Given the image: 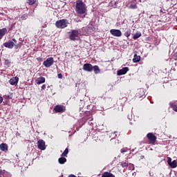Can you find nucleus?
Here are the masks:
<instances>
[{"label":"nucleus","mask_w":177,"mask_h":177,"mask_svg":"<svg viewBox=\"0 0 177 177\" xmlns=\"http://www.w3.org/2000/svg\"><path fill=\"white\" fill-rule=\"evenodd\" d=\"M76 11L80 15H84L86 12V7H85V3L81 0H78L76 3Z\"/></svg>","instance_id":"1"},{"label":"nucleus","mask_w":177,"mask_h":177,"mask_svg":"<svg viewBox=\"0 0 177 177\" xmlns=\"http://www.w3.org/2000/svg\"><path fill=\"white\" fill-rule=\"evenodd\" d=\"M70 24L67 19H60L56 21L55 26L57 28H66Z\"/></svg>","instance_id":"2"},{"label":"nucleus","mask_w":177,"mask_h":177,"mask_svg":"<svg viewBox=\"0 0 177 177\" xmlns=\"http://www.w3.org/2000/svg\"><path fill=\"white\" fill-rule=\"evenodd\" d=\"M68 34L71 41H75L78 39L80 32L78 31V30H72Z\"/></svg>","instance_id":"3"},{"label":"nucleus","mask_w":177,"mask_h":177,"mask_svg":"<svg viewBox=\"0 0 177 177\" xmlns=\"http://www.w3.org/2000/svg\"><path fill=\"white\" fill-rule=\"evenodd\" d=\"M55 63V59L53 57H48L43 62V64L44 67L49 68L51 66H53V64Z\"/></svg>","instance_id":"4"},{"label":"nucleus","mask_w":177,"mask_h":177,"mask_svg":"<svg viewBox=\"0 0 177 177\" xmlns=\"http://www.w3.org/2000/svg\"><path fill=\"white\" fill-rule=\"evenodd\" d=\"M12 41H8L3 44L5 48H8V49H12L15 46V44H17V41L15 39H12Z\"/></svg>","instance_id":"5"},{"label":"nucleus","mask_w":177,"mask_h":177,"mask_svg":"<svg viewBox=\"0 0 177 177\" xmlns=\"http://www.w3.org/2000/svg\"><path fill=\"white\" fill-rule=\"evenodd\" d=\"M125 5L129 9H138V4L133 3V1H128L125 3Z\"/></svg>","instance_id":"6"},{"label":"nucleus","mask_w":177,"mask_h":177,"mask_svg":"<svg viewBox=\"0 0 177 177\" xmlns=\"http://www.w3.org/2000/svg\"><path fill=\"white\" fill-rule=\"evenodd\" d=\"M147 138L149 139L151 145H154V143H156V140H157V137H156V136H154V134L152 133H149L147 135Z\"/></svg>","instance_id":"7"},{"label":"nucleus","mask_w":177,"mask_h":177,"mask_svg":"<svg viewBox=\"0 0 177 177\" xmlns=\"http://www.w3.org/2000/svg\"><path fill=\"white\" fill-rule=\"evenodd\" d=\"M37 148L39 150H45L46 149V145H45V141H44V140H39L37 141Z\"/></svg>","instance_id":"8"},{"label":"nucleus","mask_w":177,"mask_h":177,"mask_svg":"<svg viewBox=\"0 0 177 177\" xmlns=\"http://www.w3.org/2000/svg\"><path fill=\"white\" fill-rule=\"evenodd\" d=\"M110 32H111V35H113V37H121V35H122V32H121V30H120L118 29H111L110 30Z\"/></svg>","instance_id":"9"},{"label":"nucleus","mask_w":177,"mask_h":177,"mask_svg":"<svg viewBox=\"0 0 177 177\" xmlns=\"http://www.w3.org/2000/svg\"><path fill=\"white\" fill-rule=\"evenodd\" d=\"M83 70L84 71H88V73H91V71L93 70V66L91 64H84L83 66Z\"/></svg>","instance_id":"10"},{"label":"nucleus","mask_w":177,"mask_h":177,"mask_svg":"<svg viewBox=\"0 0 177 177\" xmlns=\"http://www.w3.org/2000/svg\"><path fill=\"white\" fill-rule=\"evenodd\" d=\"M174 60H175V62H176V60H177V53H175L173 55L172 59H171L169 61V64H171V66H172V67H176V62L174 63Z\"/></svg>","instance_id":"11"},{"label":"nucleus","mask_w":177,"mask_h":177,"mask_svg":"<svg viewBox=\"0 0 177 177\" xmlns=\"http://www.w3.org/2000/svg\"><path fill=\"white\" fill-rule=\"evenodd\" d=\"M128 71H129V68L124 67L122 69L118 71V75H124L126 73H128Z\"/></svg>","instance_id":"12"},{"label":"nucleus","mask_w":177,"mask_h":177,"mask_svg":"<svg viewBox=\"0 0 177 177\" xmlns=\"http://www.w3.org/2000/svg\"><path fill=\"white\" fill-rule=\"evenodd\" d=\"M54 110L56 113H64L65 109L63 108V106L62 105H57L55 108Z\"/></svg>","instance_id":"13"},{"label":"nucleus","mask_w":177,"mask_h":177,"mask_svg":"<svg viewBox=\"0 0 177 177\" xmlns=\"http://www.w3.org/2000/svg\"><path fill=\"white\" fill-rule=\"evenodd\" d=\"M18 82H19V77H12L9 81V83L10 84V85H17Z\"/></svg>","instance_id":"14"},{"label":"nucleus","mask_w":177,"mask_h":177,"mask_svg":"<svg viewBox=\"0 0 177 177\" xmlns=\"http://www.w3.org/2000/svg\"><path fill=\"white\" fill-rule=\"evenodd\" d=\"M6 32H8V29H6V28L0 29V39H2V38H3Z\"/></svg>","instance_id":"15"},{"label":"nucleus","mask_w":177,"mask_h":177,"mask_svg":"<svg viewBox=\"0 0 177 177\" xmlns=\"http://www.w3.org/2000/svg\"><path fill=\"white\" fill-rule=\"evenodd\" d=\"M0 149L1 151H8V145L2 143L0 145Z\"/></svg>","instance_id":"16"},{"label":"nucleus","mask_w":177,"mask_h":177,"mask_svg":"<svg viewBox=\"0 0 177 177\" xmlns=\"http://www.w3.org/2000/svg\"><path fill=\"white\" fill-rule=\"evenodd\" d=\"M36 83H37L38 85H40V84H44V83H45V77H41L37 78V80H36Z\"/></svg>","instance_id":"17"},{"label":"nucleus","mask_w":177,"mask_h":177,"mask_svg":"<svg viewBox=\"0 0 177 177\" xmlns=\"http://www.w3.org/2000/svg\"><path fill=\"white\" fill-rule=\"evenodd\" d=\"M102 177H115L113 174L105 171L102 174Z\"/></svg>","instance_id":"18"},{"label":"nucleus","mask_w":177,"mask_h":177,"mask_svg":"<svg viewBox=\"0 0 177 177\" xmlns=\"http://www.w3.org/2000/svg\"><path fill=\"white\" fill-rule=\"evenodd\" d=\"M133 63H138V62H140V56L136 54L133 59Z\"/></svg>","instance_id":"19"},{"label":"nucleus","mask_w":177,"mask_h":177,"mask_svg":"<svg viewBox=\"0 0 177 177\" xmlns=\"http://www.w3.org/2000/svg\"><path fill=\"white\" fill-rule=\"evenodd\" d=\"M93 69L94 71L95 74H99L100 73V68H99V66L95 65L93 66Z\"/></svg>","instance_id":"20"},{"label":"nucleus","mask_w":177,"mask_h":177,"mask_svg":"<svg viewBox=\"0 0 177 177\" xmlns=\"http://www.w3.org/2000/svg\"><path fill=\"white\" fill-rule=\"evenodd\" d=\"M142 37V33L140 32H138L133 35V39H138V38H140Z\"/></svg>","instance_id":"21"},{"label":"nucleus","mask_w":177,"mask_h":177,"mask_svg":"<svg viewBox=\"0 0 177 177\" xmlns=\"http://www.w3.org/2000/svg\"><path fill=\"white\" fill-rule=\"evenodd\" d=\"M67 161V159L66 158H64V156H62V158H59L58 159V162L60 164H64V162H66Z\"/></svg>","instance_id":"22"},{"label":"nucleus","mask_w":177,"mask_h":177,"mask_svg":"<svg viewBox=\"0 0 177 177\" xmlns=\"http://www.w3.org/2000/svg\"><path fill=\"white\" fill-rule=\"evenodd\" d=\"M169 106H170V107H171V109H173V110L174 111L177 112V106H176V104H175L174 102H170Z\"/></svg>","instance_id":"23"},{"label":"nucleus","mask_w":177,"mask_h":177,"mask_svg":"<svg viewBox=\"0 0 177 177\" xmlns=\"http://www.w3.org/2000/svg\"><path fill=\"white\" fill-rule=\"evenodd\" d=\"M169 166L171 167V168H176L177 167V162L176 160H173L171 162V163L169 165Z\"/></svg>","instance_id":"24"},{"label":"nucleus","mask_w":177,"mask_h":177,"mask_svg":"<svg viewBox=\"0 0 177 177\" xmlns=\"http://www.w3.org/2000/svg\"><path fill=\"white\" fill-rule=\"evenodd\" d=\"M68 154V148H66L64 151L62 153V157H67V155Z\"/></svg>","instance_id":"25"},{"label":"nucleus","mask_w":177,"mask_h":177,"mask_svg":"<svg viewBox=\"0 0 177 177\" xmlns=\"http://www.w3.org/2000/svg\"><path fill=\"white\" fill-rule=\"evenodd\" d=\"M112 138L115 139V138H117L118 136H120V133L117 131H115L114 133H112Z\"/></svg>","instance_id":"26"},{"label":"nucleus","mask_w":177,"mask_h":177,"mask_svg":"<svg viewBox=\"0 0 177 177\" xmlns=\"http://www.w3.org/2000/svg\"><path fill=\"white\" fill-rule=\"evenodd\" d=\"M120 165L122 168H127V167H128V163L127 162H122Z\"/></svg>","instance_id":"27"},{"label":"nucleus","mask_w":177,"mask_h":177,"mask_svg":"<svg viewBox=\"0 0 177 177\" xmlns=\"http://www.w3.org/2000/svg\"><path fill=\"white\" fill-rule=\"evenodd\" d=\"M3 97H4V99L10 100V99H13V95L12 94H10L8 95H4Z\"/></svg>","instance_id":"28"},{"label":"nucleus","mask_w":177,"mask_h":177,"mask_svg":"<svg viewBox=\"0 0 177 177\" xmlns=\"http://www.w3.org/2000/svg\"><path fill=\"white\" fill-rule=\"evenodd\" d=\"M124 36L127 37L128 38V37H130L131 36V30H127L125 32H124Z\"/></svg>","instance_id":"29"},{"label":"nucleus","mask_w":177,"mask_h":177,"mask_svg":"<svg viewBox=\"0 0 177 177\" xmlns=\"http://www.w3.org/2000/svg\"><path fill=\"white\" fill-rule=\"evenodd\" d=\"M35 2H37V0H28V3H29V5H34Z\"/></svg>","instance_id":"30"},{"label":"nucleus","mask_w":177,"mask_h":177,"mask_svg":"<svg viewBox=\"0 0 177 177\" xmlns=\"http://www.w3.org/2000/svg\"><path fill=\"white\" fill-rule=\"evenodd\" d=\"M127 151H128V148H122V149L120 150V152H121V153H127Z\"/></svg>","instance_id":"31"},{"label":"nucleus","mask_w":177,"mask_h":177,"mask_svg":"<svg viewBox=\"0 0 177 177\" xmlns=\"http://www.w3.org/2000/svg\"><path fill=\"white\" fill-rule=\"evenodd\" d=\"M172 159L171 158H167V163L169 165H171V163L172 162Z\"/></svg>","instance_id":"32"},{"label":"nucleus","mask_w":177,"mask_h":177,"mask_svg":"<svg viewBox=\"0 0 177 177\" xmlns=\"http://www.w3.org/2000/svg\"><path fill=\"white\" fill-rule=\"evenodd\" d=\"M5 64H6V66H8V64H10V62H9V59L5 60Z\"/></svg>","instance_id":"33"},{"label":"nucleus","mask_w":177,"mask_h":177,"mask_svg":"<svg viewBox=\"0 0 177 177\" xmlns=\"http://www.w3.org/2000/svg\"><path fill=\"white\" fill-rule=\"evenodd\" d=\"M41 89H44V90L46 89V85L43 84L41 86Z\"/></svg>","instance_id":"34"},{"label":"nucleus","mask_w":177,"mask_h":177,"mask_svg":"<svg viewBox=\"0 0 177 177\" xmlns=\"http://www.w3.org/2000/svg\"><path fill=\"white\" fill-rule=\"evenodd\" d=\"M58 78H63V75H62V73L58 74Z\"/></svg>","instance_id":"35"},{"label":"nucleus","mask_w":177,"mask_h":177,"mask_svg":"<svg viewBox=\"0 0 177 177\" xmlns=\"http://www.w3.org/2000/svg\"><path fill=\"white\" fill-rule=\"evenodd\" d=\"M3 102V98L0 96V104Z\"/></svg>","instance_id":"36"},{"label":"nucleus","mask_w":177,"mask_h":177,"mask_svg":"<svg viewBox=\"0 0 177 177\" xmlns=\"http://www.w3.org/2000/svg\"><path fill=\"white\" fill-rule=\"evenodd\" d=\"M3 176L4 177L6 176V173L3 174Z\"/></svg>","instance_id":"37"},{"label":"nucleus","mask_w":177,"mask_h":177,"mask_svg":"<svg viewBox=\"0 0 177 177\" xmlns=\"http://www.w3.org/2000/svg\"><path fill=\"white\" fill-rule=\"evenodd\" d=\"M8 177H10V176H8Z\"/></svg>","instance_id":"38"}]
</instances>
